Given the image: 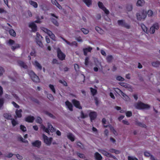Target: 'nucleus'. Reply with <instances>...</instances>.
<instances>
[{
    "label": "nucleus",
    "instance_id": "1",
    "mask_svg": "<svg viewBox=\"0 0 160 160\" xmlns=\"http://www.w3.org/2000/svg\"><path fill=\"white\" fill-rule=\"evenodd\" d=\"M135 108L138 109H149L150 106L148 104H145L141 102L136 103L135 105Z\"/></svg>",
    "mask_w": 160,
    "mask_h": 160
},
{
    "label": "nucleus",
    "instance_id": "2",
    "mask_svg": "<svg viewBox=\"0 0 160 160\" xmlns=\"http://www.w3.org/2000/svg\"><path fill=\"white\" fill-rule=\"evenodd\" d=\"M146 16L147 12L144 11L139 12L136 14L137 19L139 21L144 20Z\"/></svg>",
    "mask_w": 160,
    "mask_h": 160
},
{
    "label": "nucleus",
    "instance_id": "3",
    "mask_svg": "<svg viewBox=\"0 0 160 160\" xmlns=\"http://www.w3.org/2000/svg\"><path fill=\"white\" fill-rule=\"evenodd\" d=\"M29 75L32 81L35 82H40L39 77L37 76L32 71H31L29 72Z\"/></svg>",
    "mask_w": 160,
    "mask_h": 160
},
{
    "label": "nucleus",
    "instance_id": "4",
    "mask_svg": "<svg viewBox=\"0 0 160 160\" xmlns=\"http://www.w3.org/2000/svg\"><path fill=\"white\" fill-rule=\"evenodd\" d=\"M37 38H36V42L37 44L40 47L42 48L43 47V44L41 42L42 39L43 38V37L41 35L39 32L37 33Z\"/></svg>",
    "mask_w": 160,
    "mask_h": 160
},
{
    "label": "nucleus",
    "instance_id": "5",
    "mask_svg": "<svg viewBox=\"0 0 160 160\" xmlns=\"http://www.w3.org/2000/svg\"><path fill=\"white\" fill-rule=\"evenodd\" d=\"M57 56L60 60L62 61L65 59L66 55L58 48L57 49Z\"/></svg>",
    "mask_w": 160,
    "mask_h": 160
},
{
    "label": "nucleus",
    "instance_id": "6",
    "mask_svg": "<svg viewBox=\"0 0 160 160\" xmlns=\"http://www.w3.org/2000/svg\"><path fill=\"white\" fill-rule=\"evenodd\" d=\"M43 138L45 143L48 145H50L51 144L52 140V138L51 137L48 138L46 135L44 134H43Z\"/></svg>",
    "mask_w": 160,
    "mask_h": 160
},
{
    "label": "nucleus",
    "instance_id": "7",
    "mask_svg": "<svg viewBox=\"0 0 160 160\" xmlns=\"http://www.w3.org/2000/svg\"><path fill=\"white\" fill-rule=\"evenodd\" d=\"M159 28V25L158 23H155L153 24L150 29V32L153 34L155 32V30H158Z\"/></svg>",
    "mask_w": 160,
    "mask_h": 160
},
{
    "label": "nucleus",
    "instance_id": "8",
    "mask_svg": "<svg viewBox=\"0 0 160 160\" xmlns=\"http://www.w3.org/2000/svg\"><path fill=\"white\" fill-rule=\"evenodd\" d=\"M98 5L99 7L106 14H108L109 12L103 5V3L100 2H99L98 3Z\"/></svg>",
    "mask_w": 160,
    "mask_h": 160
},
{
    "label": "nucleus",
    "instance_id": "9",
    "mask_svg": "<svg viewBox=\"0 0 160 160\" xmlns=\"http://www.w3.org/2000/svg\"><path fill=\"white\" fill-rule=\"evenodd\" d=\"M72 102L74 106L76 108L79 109L82 108V107L80 105V103L79 101L75 99H73L72 100Z\"/></svg>",
    "mask_w": 160,
    "mask_h": 160
},
{
    "label": "nucleus",
    "instance_id": "10",
    "mask_svg": "<svg viewBox=\"0 0 160 160\" xmlns=\"http://www.w3.org/2000/svg\"><path fill=\"white\" fill-rule=\"evenodd\" d=\"M89 115L91 122L95 119L97 117V113L94 111L90 112Z\"/></svg>",
    "mask_w": 160,
    "mask_h": 160
},
{
    "label": "nucleus",
    "instance_id": "11",
    "mask_svg": "<svg viewBox=\"0 0 160 160\" xmlns=\"http://www.w3.org/2000/svg\"><path fill=\"white\" fill-rule=\"evenodd\" d=\"M62 39L64 41H65L70 46H72L73 45L75 46L76 47L78 46V43L77 42L75 41H73L71 43L69 42L68 41L66 40L65 39H64V38L62 37Z\"/></svg>",
    "mask_w": 160,
    "mask_h": 160
},
{
    "label": "nucleus",
    "instance_id": "12",
    "mask_svg": "<svg viewBox=\"0 0 160 160\" xmlns=\"http://www.w3.org/2000/svg\"><path fill=\"white\" fill-rule=\"evenodd\" d=\"M35 118L33 116H28L25 118V121L28 122L32 123L33 122Z\"/></svg>",
    "mask_w": 160,
    "mask_h": 160
},
{
    "label": "nucleus",
    "instance_id": "13",
    "mask_svg": "<svg viewBox=\"0 0 160 160\" xmlns=\"http://www.w3.org/2000/svg\"><path fill=\"white\" fill-rule=\"evenodd\" d=\"M41 141L39 140H36L34 142H32V145L34 147L39 148L41 146Z\"/></svg>",
    "mask_w": 160,
    "mask_h": 160
},
{
    "label": "nucleus",
    "instance_id": "14",
    "mask_svg": "<svg viewBox=\"0 0 160 160\" xmlns=\"http://www.w3.org/2000/svg\"><path fill=\"white\" fill-rule=\"evenodd\" d=\"M29 27L31 28L32 32H35L37 31V26L34 23L32 22L30 23L29 25Z\"/></svg>",
    "mask_w": 160,
    "mask_h": 160
},
{
    "label": "nucleus",
    "instance_id": "15",
    "mask_svg": "<svg viewBox=\"0 0 160 160\" xmlns=\"http://www.w3.org/2000/svg\"><path fill=\"white\" fill-rule=\"evenodd\" d=\"M18 65L22 68L25 69L28 68V66L23 62L22 61H19L18 62Z\"/></svg>",
    "mask_w": 160,
    "mask_h": 160
},
{
    "label": "nucleus",
    "instance_id": "16",
    "mask_svg": "<svg viewBox=\"0 0 160 160\" xmlns=\"http://www.w3.org/2000/svg\"><path fill=\"white\" fill-rule=\"evenodd\" d=\"M66 105L70 111H73V106L72 103L68 100L65 102Z\"/></svg>",
    "mask_w": 160,
    "mask_h": 160
},
{
    "label": "nucleus",
    "instance_id": "17",
    "mask_svg": "<svg viewBox=\"0 0 160 160\" xmlns=\"http://www.w3.org/2000/svg\"><path fill=\"white\" fill-rule=\"evenodd\" d=\"M92 50V48L90 47L83 48V51L84 55L87 56V55L88 52H91Z\"/></svg>",
    "mask_w": 160,
    "mask_h": 160
},
{
    "label": "nucleus",
    "instance_id": "18",
    "mask_svg": "<svg viewBox=\"0 0 160 160\" xmlns=\"http://www.w3.org/2000/svg\"><path fill=\"white\" fill-rule=\"evenodd\" d=\"M94 157L96 160H102V156L98 152L94 153Z\"/></svg>",
    "mask_w": 160,
    "mask_h": 160
},
{
    "label": "nucleus",
    "instance_id": "19",
    "mask_svg": "<svg viewBox=\"0 0 160 160\" xmlns=\"http://www.w3.org/2000/svg\"><path fill=\"white\" fill-rule=\"evenodd\" d=\"M99 151L103 155L106 157H109L110 153H109L104 149H100Z\"/></svg>",
    "mask_w": 160,
    "mask_h": 160
},
{
    "label": "nucleus",
    "instance_id": "20",
    "mask_svg": "<svg viewBox=\"0 0 160 160\" xmlns=\"http://www.w3.org/2000/svg\"><path fill=\"white\" fill-rule=\"evenodd\" d=\"M67 137L72 142H73L75 140L74 136L71 133H69L67 135Z\"/></svg>",
    "mask_w": 160,
    "mask_h": 160
},
{
    "label": "nucleus",
    "instance_id": "21",
    "mask_svg": "<svg viewBox=\"0 0 160 160\" xmlns=\"http://www.w3.org/2000/svg\"><path fill=\"white\" fill-rule=\"evenodd\" d=\"M33 65L35 66L37 69L41 70L42 67L40 64L37 61H35Z\"/></svg>",
    "mask_w": 160,
    "mask_h": 160
},
{
    "label": "nucleus",
    "instance_id": "22",
    "mask_svg": "<svg viewBox=\"0 0 160 160\" xmlns=\"http://www.w3.org/2000/svg\"><path fill=\"white\" fill-rule=\"evenodd\" d=\"M22 110L21 109L19 110L16 109L15 111V113L17 117L20 118L22 117Z\"/></svg>",
    "mask_w": 160,
    "mask_h": 160
},
{
    "label": "nucleus",
    "instance_id": "23",
    "mask_svg": "<svg viewBox=\"0 0 160 160\" xmlns=\"http://www.w3.org/2000/svg\"><path fill=\"white\" fill-rule=\"evenodd\" d=\"M144 0H138L136 3V5L138 6H142L144 4Z\"/></svg>",
    "mask_w": 160,
    "mask_h": 160
},
{
    "label": "nucleus",
    "instance_id": "24",
    "mask_svg": "<svg viewBox=\"0 0 160 160\" xmlns=\"http://www.w3.org/2000/svg\"><path fill=\"white\" fill-rule=\"evenodd\" d=\"M29 2L31 5L33 6L34 8H36L38 7V5L36 2L32 0H29Z\"/></svg>",
    "mask_w": 160,
    "mask_h": 160
},
{
    "label": "nucleus",
    "instance_id": "25",
    "mask_svg": "<svg viewBox=\"0 0 160 160\" xmlns=\"http://www.w3.org/2000/svg\"><path fill=\"white\" fill-rule=\"evenodd\" d=\"M50 20L56 26H59V24L57 20L56 19H55L53 18H51Z\"/></svg>",
    "mask_w": 160,
    "mask_h": 160
},
{
    "label": "nucleus",
    "instance_id": "26",
    "mask_svg": "<svg viewBox=\"0 0 160 160\" xmlns=\"http://www.w3.org/2000/svg\"><path fill=\"white\" fill-rule=\"evenodd\" d=\"M152 65L154 67H158L160 65V62L157 61L155 62H152Z\"/></svg>",
    "mask_w": 160,
    "mask_h": 160
},
{
    "label": "nucleus",
    "instance_id": "27",
    "mask_svg": "<svg viewBox=\"0 0 160 160\" xmlns=\"http://www.w3.org/2000/svg\"><path fill=\"white\" fill-rule=\"evenodd\" d=\"M3 117L7 119H12V117L11 114L8 113H5L3 114Z\"/></svg>",
    "mask_w": 160,
    "mask_h": 160
},
{
    "label": "nucleus",
    "instance_id": "28",
    "mask_svg": "<svg viewBox=\"0 0 160 160\" xmlns=\"http://www.w3.org/2000/svg\"><path fill=\"white\" fill-rule=\"evenodd\" d=\"M141 27L143 30L147 33L148 31V29L145 25L143 23H141Z\"/></svg>",
    "mask_w": 160,
    "mask_h": 160
},
{
    "label": "nucleus",
    "instance_id": "29",
    "mask_svg": "<svg viewBox=\"0 0 160 160\" xmlns=\"http://www.w3.org/2000/svg\"><path fill=\"white\" fill-rule=\"evenodd\" d=\"M41 128L45 132H46L49 134V128H48H48H46L45 127V126L43 125H41Z\"/></svg>",
    "mask_w": 160,
    "mask_h": 160
},
{
    "label": "nucleus",
    "instance_id": "30",
    "mask_svg": "<svg viewBox=\"0 0 160 160\" xmlns=\"http://www.w3.org/2000/svg\"><path fill=\"white\" fill-rule=\"evenodd\" d=\"M121 94L123 97V99L126 101H128L130 100L129 98L127 96L126 94L122 92L121 91Z\"/></svg>",
    "mask_w": 160,
    "mask_h": 160
},
{
    "label": "nucleus",
    "instance_id": "31",
    "mask_svg": "<svg viewBox=\"0 0 160 160\" xmlns=\"http://www.w3.org/2000/svg\"><path fill=\"white\" fill-rule=\"evenodd\" d=\"M136 124L138 126L141 127L142 128H146L147 127L146 125L143 123L141 122H136Z\"/></svg>",
    "mask_w": 160,
    "mask_h": 160
},
{
    "label": "nucleus",
    "instance_id": "32",
    "mask_svg": "<svg viewBox=\"0 0 160 160\" xmlns=\"http://www.w3.org/2000/svg\"><path fill=\"white\" fill-rule=\"evenodd\" d=\"M90 91L92 93L93 96L95 95L97 93V90L95 89H94L92 88H90Z\"/></svg>",
    "mask_w": 160,
    "mask_h": 160
},
{
    "label": "nucleus",
    "instance_id": "33",
    "mask_svg": "<svg viewBox=\"0 0 160 160\" xmlns=\"http://www.w3.org/2000/svg\"><path fill=\"white\" fill-rule=\"evenodd\" d=\"M95 30L98 32L100 34L103 33V31L100 28L98 27H96L95 28Z\"/></svg>",
    "mask_w": 160,
    "mask_h": 160
},
{
    "label": "nucleus",
    "instance_id": "34",
    "mask_svg": "<svg viewBox=\"0 0 160 160\" xmlns=\"http://www.w3.org/2000/svg\"><path fill=\"white\" fill-rule=\"evenodd\" d=\"M83 1L88 7H89L92 4L91 0H83Z\"/></svg>",
    "mask_w": 160,
    "mask_h": 160
},
{
    "label": "nucleus",
    "instance_id": "35",
    "mask_svg": "<svg viewBox=\"0 0 160 160\" xmlns=\"http://www.w3.org/2000/svg\"><path fill=\"white\" fill-rule=\"evenodd\" d=\"M9 33L10 35L13 37H15L16 33L14 30L12 29H10L9 31Z\"/></svg>",
    "mask_w": 160,
    "mask_h": 160
},
{
    "label": "nucleus",
    "instance_id": "36",
    "mask_svg": "<svg viewBox=\"0 0 160 160\" xmlns=\"http://www.w3.org/2000/svg\"><path fill=\"white\" fill-rule=\"evenodd\" d=\"M119 84L121 86L125 88H128L130 86V85L129 84L125 82H120Z\"/></svg>",
    "mask_w": 160,
    "mask_h": 160
},
{
    "label": "nucleus",
    "instance_id": "37",
    "mask_svg": "<svg viewBox=\"0 0 160 160\" xmlns=\"http://www.w3.org/2000/svg\"><path fill=\"white\" fill-rule=\"evenodd\" d=\"M113 59L112 56L110 55L108 56L106 58V60L108 62H111Z\"/></svg>",
    "mask_w": 160,
    "mask_h": 160
},
{
    "label": "nucleus",
    "instance_id": "38",
    "mask_svg": "<svg viewBox=\"0 0 160 160\" xmlns=\"http://www.w3.org/2000/svg\"><path fill=\"white\" fill-rule=\"evenodd\" d=\"M42 29L44 32L47 33L48 35V34H50V33H51V31L47 28H42Z\"/></svg>",
    "mask_w": 160,
    "mask_h": 160
},
{
    "label": "nucleus",
    "instance_id": "39",
    "mask_svg": "<svg viewBox=\"0 0 160 160\" xmlns=\"http://www.w3.org/2000/svg\"><path fill=\"white\" fill-rule=\"evenodd\" d=\"M126 9L128 11H131L132 9V4H129L127 6Z\"/></svg>",
    "mask_w": 160,
    "mask_h": 160
},
{
    "label": "nucleus",
    "instance_id": "40",
    "mask_svg": "<svg viewBox=\"0 0 160 160\" xmlns=\"http://www.w3.org/2000/svg\"><path fill=\"white\" fill-rule=\"evenodd\" d=\"M49 87L53 92L55 94L56 93V91L54 86L53 85L50 84L49 85Z\"/></svg>",
    "mask_w": 160,
    "mask_h": 160
},
{
    "label": "nucleus",
    "instance_id": "41",
    "mask_svg": "<svg viewBox=\"0 0 160 160\" xmlns=\"http://www.w3.org/2000/svg\"><path fill=\"white\" fill-rule=\"evenodd\" d=\"M36 122L37 123L41 124L42 123V118L40 117H38L36 119Z\"/></svg>",
    "mask_w": 160,
    "mask_h": 160
},
{
    "label": "nucleus",
    "instance_id": "42",
    "mask_svg": "<svg viewBox=\"0 0 160 160\" xmlns=\"http://www.w3.org/2000/svg\"><path fill=\"white\" fill-rule=\"evenodd\" d=\"M47 98L51 101H53L54 99L53 95L51 94H48L47 95Z\"/></svg>",
    "mask_w": 160,
    "mask_h": 160
},
{
    "label": "nucleus",
    "instance_id": "43",
    "mask_svg": "<svg viewBox=\"0 0 160 160\" xmlns=\"http://www.w3.org/2000/svg\"><path fill=\"white\" fill-rule=\"evenodd\" d=\"M48 128H49V130H50L51 132H54V129L51 124L48 123Z\"/></svg>",
    "mask_w": 160,
    "mask_h": 160
},
{
    "label": "nucleus",
    "instance_id": "44",
    "mask_svg": "<svg viewBox=\"0 0 160 160\" xmlns=\"http://www.w3.org/2000/svg\"><path fill=\"white\" fill-rule=\"evenodd\" d=\"M51 33L48 34V36L50 37V38L52 39L54 41H55V36L54 34H53L52 32L51 31Z\"/></svg>",
    "mask_w": 160,
    "mask_h": 160
},
{
    "label": "nucleus",
    "instance_id": "45",
    "mask_svg": "<svg viewBox=\"0 0 160 160\" xmlns=\"http://www.w3.org/2000/svg\"><path fill=\"white\" fill-rule=\"evenodd\" d=\"M59 82L60 83L62 84L65 86L66 87L68 86L67 82L64 80L62 81V80H59Z\"/></svg>",
    "mask_w": 160,
    "mask_h": 160
},
{
    "label": "nucleus",
    "instance_id": "46",
    "mask_svg": "<svg viewBox=\"0 0 160 160\" xmlns=\"http://www.w3.org/2000/svg\"><path fill=\"white\" fill-rule=\"evenodd\" d=\"M11 120H12V123L13 126H15L17 124H18V122L14 119L12 118Z\"/></svg>",
    "mask_w": 160,
    "mask_h": 160
},
{
    "label": "nucleus",
    "instance_id": "47",
    "mask_svg": "<svg viewBox=\"0 0 160 160\" xmlns=\"http://www.w3.org/2000/svg\"><path fill=\"white\" fill-rule=\"evenodd\" d=\"M20 129L23 132H25L27 130L26 127L22 125H21L20 126Z\"/></svg>",
    "mask_w": 160,
    "mask_h": 160
},
{
    "label": "nucleus",
    "instance_id": "48",
    "mask_svg": "<svg viewBox=\"0 0 160 160\" xmlns=\"http://www.w3.org/2000/svg\"><path fill=\"white\" fill-rule=\"evenodd\" d=\"M126 116L128 117H130L132 115V112L130 111H128L126 113Z\"/></svg>",
    "mask_w": 160,
    "mask_h": 160
},
{
    "label": "nucleus",
    "instance_id": "49",
    "mask_svg": "<svg viewBox=\"0 0 160 160\" xmlns=\"http://www.w3.org/2000/svg\"><path fill=\"white\" fill-rule=\"evenodd\" d=\"M46 114L48 115L49 117H50L53 119H54L55 118V116H54L52 114V113H51L50 112H46Z\"/></svg>",
    "mask_w": 160,
    "mask_h": 160
},
{
    "label": "nucleus",
    "instance_id": "50",
    "mask_svg": "<svg viewBox=\"0 0 160 160\" xmlns=\"http://www.w3.org/2000/svg\"><path fill=\"white\" fill-rule=\"evenodd\" d=\"M116 79L117 80L120 81H123L124 80V79L120 76H118L117 77Z\"/></svg>",
    "mask_w": 160,
    "mask_h": 160
},
{
    "label": "nucleus",
    "instance_id": "51",
    "mask_svg": "<svg viewBox=\"0 0 160 160\" xmlns=\"http://www.w3.org/2000/svg\"><path fill=\"white\" fill-rule=\"evenodd\" d=\"M153 12L151 10H149L148 11L147 14L149 17H151L152 16Z\"/></svg>",
    "mask_w": 160,
    "mask_h": 160
},
{
    "label": "nucleus",
    "instance_id": "52",
    "mask_svg": "<svg viewBox=\"0 0 160 160\" xmlns=\"http://www.w3.org/2000/svg\"><path fill=\"white\" fill-rule=\"evenodd\" d=\"M4 104V100L2 98H0V109H1Z\"/></svg>",
    "mask_w": 160,
    "mask_h": 160
},
{
    "label": "nucleus",
    "instance_id": "53",
    "mask_svg": "<svg viewBox=\"0 0 160 160\" xmlns=\"http://www.w3.org/2000/svg\"><path fill=\"white\" fill-rule=\"evenodd\" d=\"M122 27H124L127 29H129L130 28V25L126 23L125 22L123 25Z\"/></svg>",
    "mask_w": 160,
    "mask_h": 160
},
{
    "label": "nucleus",
    "instance_id": "54",
    "mask_svg": "<svg viewBox=\"0 0 160 160\" xmlns=\"http://www.w3.org/2000/svg\"><path fill=\"white\" fill-rule=\"evenodd\" d=\"M81 31L83 32L85 34H87L88 32L89 31L87 29H86L84 28H82L81 29Z\"/></svg>",
    "mask_w": 160,
    "mask_h": 160
},
{
    "label": "nucleus",
    "instance_id": "55",
    "mask_svg": "<svg viewBox=\"0 0 160 160\" xmlns=\"http://www.w3.org/2000/svg\"><path fill=\"white\" fill-rule=\"evenodd\" d=\"M12 103L13 104V106L16 108H19L20 107L19 105H18L14 101H12Z\"/></svg>",
    "mask_w": 160,
    "mask_h": 160
},
{
    "label": "nucleus",
    "instance_id": "56",
    "mask_svg": "<svg viewBox=\"0 0 160 160\" xmlns=\"http://www.w3.org/2000/svg\"><path fill=\"white\" fill-rule=\"evenodd\" d=\"M77 155L81 158H85V155L83 154L78 153H77Z\"/></svg>",
    "mask_w": 160,
    "mask_h": 160
},
{
    "label": "nucleus",
    "instance_id": "57",
    "mask_svg": "<svg viewBox=\"0 0 160 160\" xmlns=\"http://www.w3.org/2000/svg\"><path fill=\"white\" fill-rule=\"evenodd\" d=\"M124 22L122 20H119L118 21V25L121 26H122Z\"/></svg>",
    "mask_w": 160,
    "mask_h": 160
},
{
    "label": "nucleus",
    "instance_id": "58",
    "mask_svg": "<svg viewBox=\"0 0 160 160\" xmlns=\"http://www.w3.org/2000/svg\"><path fill=\"white\" fill-rule=\"evenodd\" d=\"M4 72V68L1 67L0 66V76H2Z\"/></svg>",
    "mask_w": 160,
    "mask_h": 160
},
{
    "label": "nucleus",
    "instance_id": "59",
    "mask_svg": "<svg viewBox=\"0 0 160 160\" xmlns=\"http://www.w3.org/2000/svg\"><path fill=\"white\" fill-rule=\"evenodd\" d=\"M20 46L19 44H17L16 46H12L11 47L12 49L14 51L17 48H20Z\"/></svg>",
    "mask_w": 160,
    "mask_h": 160
},
{
    "label": "nucleus",
    "instance_id": "60",
    "mask_svg": "<svg viewBox=\"0 0 160 160\" xmlns=\"http://www.w3.org/2000/svg\"><path fill=\"white\" fill-rule=\"evenodd\" d=\"M8 43L10 45H12L14 43V41L11 39H10L8 42Z\"/></svg>",
    "mask_w": 160,
    "mask_h": 160
},
{
    "label": "nucleus",
    "instance_id": "61",
    "mask_svg": "<svg viewBox=\"0 0 160 160\" xmlns=\"http://www.w3.org/2000/svg\"><path fill=\"white\" fill-rule=\"evenodd\" d=\"M76 40L78 42H82V40L81 38V37L80 36L76 38Z\"/></svg>",
    "mask_w": 160,
    "mask_h": 160
},
{
    "label": "nucleus",
    "instance_id": "62",
    "mask_svg": "<svg viewBox=\"0 0 160 160\" xmlns=\"http://www.w3.org/2000/svg\"><path fill=\"white\" fill-rule=\"evenodd\" d=\"M81 118H84L86 117V116L84 114V113H83V112L82 111L81 112Z\"/></svg>",
    "mask_w": 160,
    "mask_h": 160
},
{
    "label": "nucleus",
    "instance_id": "63",
    "mask_svg": "<svg viewBox=\"0 0 160 160\" xmlns=\"http://www.w3.org/2000/svg\"><path fill=\"white\" fill-rule=\"evenodd\" d=\"M74 68L76 71H78L79 69V66L77 64H74Z\"/></svg>",
    "mask_w": 160,
    "mask_h": 160
},
{
    "label": "nucleus",
    "instance_id": "64",
    "mask_svg": "<svg viewBox=\"0 0 160 160\" xmlns=\"http://www.w3.org/2000/svg\"><path fill=\"white\" fill-rule=\"evenodd\" d=\"M128 160H138L137 158H132L130 156H129L128 157Z\"/></svg>",
    "mask_w": 160,
    "mask_h": 160
}]
</instances>
